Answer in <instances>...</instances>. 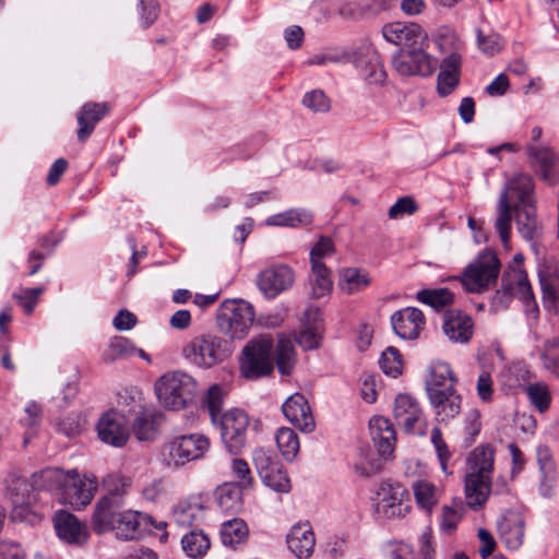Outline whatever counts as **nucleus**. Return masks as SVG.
<instances>
[{"instance_id": "nucleus-23", "label": "nucleus", "mask_w": 559, "mask_h": 559, "mask_svg": "<svg viewBox=\"0 0 559 559\" xmlns=\"http://www.w3.org/2000/svg\"><path fill=\"white\" fill-rule=\"evenodd\" d=\"M285 417L299 430L311 432L314 428V419L308 401L302 394L295 393L289 396L282 406Z\"/></svg>"}, {"instance_id": "nucleus-17", "label": "nucleus", "mask_w": 559, "mask_h": 559, "mask_svg": "<svg viewBox=\"0 0 559 559\" xmlns=\"http://www.w3.org/2000/svg\"><path fill=\"white\" fill-rule=\"evenodd\" d=\"M394 418L406 432L424 436L426 419L419 404L408 394H400L394 403Z\"/></svg>"}, {"instance_id": "nucleus-42", "label": "nucleus", "mask_w": 559, "mask_h": 559, "mask_svg": "<svg viewBox=\"0 0 559 559\" xmlns=\"http://www.w3.org/2000/svg\"><path fill=\"white\" fill-rule=\"evenodd\" d=\"M275 439L282 456L287 462H293L300 447L297 433L290 428L282 427L277 430Z\"/></svg>"}, {"instance_id": "nucleus-57", "label": "nucleus", "mask_w": 559, "mask_h": 559, "mask_svg": "<svg viewBox=\"0 0 559 559\" xmlns=\"http://www.w3.org/2000/svg\"><path fill=\"white\" fill-rule=\"evenodd\" d=\"M481 428L480 414L473 408L465 415L464 435L466 445H471L479 435Z\"/></svg>"}, {"instance_id": "nucleus-8", "label": "nucleus", "mask_w": 559, "mask_h": 559, "mask_svg": "<svg viewBox=\"0 0 559 559\" xmlns=\"http://www.w3.org/2000/svg\"><path fill=\"white\" fill-rule=\"evenodd\" d=\"M500 273V261L496 252L485 250L464 270L461 283L468 293H481L495 285Z\"/></svg>"}, {"instance_id": "nucleus-48", "label": "nucleus", "mask_w": 559, "mask_h": 559, "mask_svg": "<svg viewBox=\"0 0 559 559\" xmlns=\"http://www.w3.org/2000/svg\"><path fill=\"white\" fill-rule=\"evenodd\" d=\"M424 45H429L428 34L417 23H406L399 46H402V49H412Z\"/></svg>"}, {"instance_id": "nucleus-14", "label": "nucleus", "mask_w": 559, "mask_h": 559, "mask_svg": "<svg viewBox=\"0 0 559 559\" xmlns=\"http://www.w3.org/2000/svg\"><path fill=\"white\" fill-rule=\"evenodd\" d=\"M97 487V478L94 475L81 477L75 469H71L69 471L61 501L76 509L84 508L93 500Z\"/></svg>"}, {"instance_id": "nucleus-27", "label": "nucleus", "mask_w": 559, "mask_h": 559, "mask_svg": "<svg viewBox=\"0 0 559 559\" xmlns=\"http://www.w3.org/2000/svg\"><path fill=\"white\" fill-rule=\"evenodd\" d=\"M472 318L457 309L445 311L443 317V331L453 342L466 343L473 334Z\"/></svg>"}, {"instance_id": "nucleus-61", "label": "nucleus", "mask_w": 559, "mask_h": 559, "mask_svg": "<svg viewBox=\"0 0 559 559\" xmlns=\"http://www.w3.org/2000/svg\"><path fill=\"white\" fill-rule=\"evenodd\" d=\"M347 60L346 53L337 49H329L312 56L307 63L310 66H325L328 63H342Z\"/></svg>"}, {"instance_id": "nucleus-49", "label": "nucleus", "mask_w": 559, "mask_h": 559, "mask_svg": "<svg viewBox=\"0 0 559 559\" xmlns=\"http://www.w3.org/2000/svg\"><path fill=\"white\" fill-rule=\"evenodd\" d=\"M542 290L544 306L547 309L559 310V269L555 271L549 280L542 278Z\"/></svg>"}, {"instance_id": "nucleus-37", "label": "nucleus", "mask_w": 559, "mask_h": 559, "mask_svg": "<svg viewBox=\"0 0 559 559\" xmlns=\"http://www.w3.org/2000/svg\"><path fill=\"white\" fill-rule=\"evenodd\" d=\"M370 284L368 273L356 269L348 267L341 272L338 286L341 290L347 295H354L365 289Z\"/></svg>"}, {"instance_id": "nucleus-63", "label": "nucleus", "mask_w": 559, "mask_h": 559, "mask_svg": "<svg viewBox=\"0 0 559 559\" xmlns=\"http://www.w3.org/2000/svg\"><path fill=\"white\" fill-rule=\"evenodd\" d=\"M460 82V73H451L448 71L441 70L437 78V90L439 95L448 96L450 95L454 88L457 86Z\"/></svg>"}, {"instance_id": "nucleus-5", "label": "nucleus", "mask_w": 559, "mask_h": 559, "mask_svg": "<svg viewBox=\"0 0 559 559\" xmlns=\"http://www.w3.org/2000/svg\"><path fill=\"white\" fill-rule=\"evenodd\" d=\"M155 392L162 405L179 411L193 402L197 394V382L186 372H167L156 381Z\"/></svg>"}, {"instance_id": "nucleus-9", "label": "nucleus", "mask_w": 559, "mask_h": 559, "mask_svg": "<svg viewBox=\"0 0 559 559\" xmlns=\"http://www.w3.org/2000/svg\"><path fill=\"white\" fill-rule=\"evenodd\" d=\"M209 449L207 437L200 433L180 435L165 444L163 455L168 466L179 467L203 457Z\"/></svg>"}, {"instance_id": "nucleus-51", "label": "nucleus", "mask_w": 559, "mask_h": 559, "mask_svg": "<svg viewBox=\"0 0 559 559\" xmlns=\"http://www.w3.org/2000/svg\"><path fill=\"white\" fill-rule=\"evenodd\" d=\"M382 371L392 378H396L402 373L403 362L402 356L395 347L389 346L381 355L379 360Z\"/></svg>"}, {"instance_id": "nucleus-34", "label": "nucleus", "mask_w": 559, "mask_h": 559, "mask_svg": "<svg viewBox=\"0 0 559 559\" xmlns=\"http://www.w3.org/2000/svg\"><path fill=\"white\" fill-rule=\"evenodd\" d=\"M204 508L198 498H190L176 504L173 511L174 521L179 526H191L203 520Z\"/></svg>"}, {"instance_id": "nucleus-28", "label": "nucleus", "mask_w": 559, "mask_h": 559, "mask_svg": "<svg viewBox=\"0 0 559 559\" xmlns=\"http://www.w3.org/2000/svg\"><path fill=\"white\" fill-rule=\"evenodd\" d=\"M428 399L439 423H448L459 415L461 411L462 396L456 389L438 393L433 392Z\"/></svg>"}, {"instance_id": "nucleus-47", "label": "nucleus", "mask_w": 559, "mask_h": 559, "mask_svg": "<svg viewBox=\"0 0 559 559\" xmlns=\"http://www.w3.org/2000/svg\"><path fill=\"white\" fill-rule=\"evenodd\" d=\"M414 496L417 504L427 512H431L438 499L436 487L426 480H418L413 484Z\"/></svg>"}, {"instance_id": "nucleus-20", "label": "nucleus", "mask_w": 559, "mask_h": 559, "mask_svg": "<svg viewBox=\"0 0 559 559\" xmlns=\"http://www.w3.org/2000/svg\"><path fill=\"white\" fill-rule=\"evenodd\" d=\"M295 280L293 270L287 265H275L259 274L258 286L266 298H275L292 287Z\"/></svg>"}, {"instance_id": "nucleus-58", "label": "nucleus", "mask_w": 559, "mask_h": 559, "mask_svg": "<svg viewBox=\"0 0 559 559\" xmlns=\"http://www.w3.org/2000/svg\"><path fill=\"white\" fill-rule=\"evenodd\" d=\"M418 206L413 198H400L390 209L388 215L391 219H397L404 215H412L417 211Z\"/></svg>"}, {"instance_id": "nucleus-33", "label": "nucleus", "mask_w": 559, "mask_h": 559, "mask_svg": "<svg viewBox=\"0 0 559 559\" xmlns=\"http://www.w3.org/2000/svg\"><path fill=\"white\" fill-rule=\"evenodd\" d=\"M498 531L501 542L509 549H518L524 538V523L518 514L503 516L498 522Z\"/></svg>"}, {"instance_id": "nucleus-50", "label": "nucleus", "mask_w": 559, "mask_h": 559, "mask_svg": "<svg viewBox=\"0 0 559 559\" xmlns=\"http://www.w3.org/2000/svg\"><path fill=\"white\" fill-rule=\"evenodd\" d=\"M539 356L543 366L559 378V338L547 340L539 350Z\"/></svg>"}, {"instance_id": "nucleus-45", "label": "nucleus", "mask_w": 559, "mask_h": 559, "mask_svg": "<svg viewBox=\"0 0 559 559\" xmlns=\"http://www.w3.org/2000/svg\"><path fill=\"white\" fill-rule=\"evenodd\" d=\"M417 299L436 310H441L453 304L454 295L448 288L423 289L417 293Z\"/></svg>"}, {"instance_id": "nucleus-55", "label": "nucleus", "mask_w": 559, "mask_h": 559, "mask_svg": "<svg viewBox=\"0 0 559 559\" xmlns=\"http://www.w3.org/2000/svg\"><path fill=\"white\" fill-rule=\"evenodd\" d=\"M44 293V287L21 288L13 294L19 305L23 308L25 314H31L36 307L39 296Z\"/></svg>"}, {"instance_id": "nucleus-59", "label": "nucleus", "mask_w": 559, "mask_h": 559, "mask_svg": "<svg viewBox=\"0 0 559 559\" xmlns=\"http://www.w3.org/2000/svg\"><path fill=\"white\" fill-rule=\"evenodd\" d=\"M43 418L41 405L35 401L26 404L24 408V416L21 417L20 423L27 428H36L40 425Z\"/></svg>"}, {"instance_id": "nucleus-10", "label": "nucleus", "mask_w": 559, "mask_h": 559, "mask_svg": "<svg viewBox=\"0 0 559 559\" xmlns=\"http://www.w3.org/2000/svg\"><path fill=\"white\" fill-rule=\"evenodd\" d=\"M131 485V478L120 473H110L104 477L103 486L106 495L98 500L93 513L96 514V521L100 530L108 527V522L105 519L111 514L110 512L121 509L124 496Z\"/></svg>"}, {"instance_id": "nucleus-12", "label": "nucleus", "mask_w": 559, "mask_h": 559, "mask_svg": "<svg viewBox=\"0 0 559 559\" xmlns=\"http://www.w3.org/2000/svg\"><path fill=\"white\" fill-rule=\"evenodd\" d=\"M217 423L226 449L231 454H239L247 443L248 415L240 409H231L224 413Z\"/></svg>"}, {"instance_id": "nucleus-62", "label": "nucleus", "mask_w": 559, "mask_h": 559, "mask_svg": "<svg viewBox=\"0 0 559 559\" xmlns=\"http://www.w3.org/2000/svg\"><path fill=\"white\" fill-rule=\"evenodd\" d=\"M139 8L141 12V24L143 28H147L157 20L159 5L156 0H140Z\"/></svg>"}, {"instance_id": "nucleus-44", "label": "nucleus", "mask_w": 559, "mask_h": 559, "mask_svg": "<svg viewBox=\"0 0 559 559\" xmlns=\"http://www.w3.org/2000/svg\"><path fill=\"white\" fill-rule=\"evenodd\" d=\"M183 551L191 558H200L210 548V539L202 531H191L181 538Z\"/></svg>"}, {"instance_id": "nucleus-30", "label": "nucleus", "mask_w": 559, "mask_h": 559, "mask_svg": "<svg viewBox=\"0 0 559 559\" xmlns=\"http://www.w3.org/2000/svg\"><path fill=\"white\" fill-rule=\"evenodd\" d=\"M321 312L319 308L309 307L304 314L302 328L296 338L306 350L314 349L320 343Z\"/></svg>"}, {"instance_id": "nucleus-31", "label": "nucleus", "mask_w": 559, "mask_h": 559, "mask_svg": "<svg viewBox=\"0 0 559 559\" xmlns=\"http://www.w3.org/2000/svg\"><path fill=\"white\" fill-rule=\"evenodd\" d=\"M69 472L59 468H45L34 473L31 477L35 490L56 492L61 499L64 486L67 485Z\"/></svg>"}, {"instance_id": "nucleus-6", "label": "nucleus", "mask_w": 559, "mask_h": 559, "mask_svg": "<svg viewBox=\"0 0 559 559\" xmlns=\"http://www.w3.org/2000/svg\"><path fill=\"white\" fill-rule=\"evenodd\" d=\"M105 520L108 522V527L99 528L96 514L92 516L93 530L97 534L112 531L116 536L122 540H133L141 538L144 534L151 533V526L154 524V519L145 513L126 510L121 511L116 509Z\"/></svg>"}, {"instance_id": "nucleus-46", "label": "nucleus", "mask_w": 559, "mask_h": 559, "mask_svg": "<svg viewBox=\"0 0 559 559\" xmlns=\"http://www.w3.org/2000/svg\"><path fill=\"white\" fill-rule=\"evenodd\" d=\"M224 390L218 384L211 385L205 394L203 406L209 412L213 424H216L224 414Z\"/></svg>"}, {"instance_id": "nucleus-19", "label": "nucleus", "mask_w": 559, "mask_h": 559, "mask_svg": "<svg viewBox=\"0 0 559 559\" xmlns=\"http://www.w3.org/2000/svg\"><path fill=\"white\" fill-rule=\"evenodd\" d=\"M52 524L57 536L66 544L81 546L86 543L88 537L86 525L74 514L59 510L52 516Z\"/></svg>"}, {"instance_id": "nucleus-15", "label": "nucleus", "mask_w": 559, "mask_h": 559, "mask_svg": "<svg viewBox=\"0 0 559 559\" xmlns=\"http://www.w3.org/2000/svg\"><path fill=\"white\" fill-rule=\"evenodd\" d=\"M527 275L519 265L509 266L501 277V288L496 292L490 302V310L495 313L506 310L513 298L522 294V286H525Z\"/></svg>"}, {"instance_id": "nucleus-11", "label": "nucleus", "mask_w": 559, "mask_h": 559, "mask_svg": "<svg viewBox=\"0 0 559 559\" xmlns=\"http://www.w3.org/2000/svg\"><path fill=\"white\" fill-rule=\"evenodd\" d=\"M428 47L399 49L392 57V68L403 76H430L437 68V59L427 52Z\"/></svg>"}, {"instance_id": "nucleus-60", "label": "nucleus", "mask_w": 559, "mask_h": 559, "mask_svg": "<svg viewBox=\"0 0 559 559\" xmlns=\"http://www.w3.org/2000/svg\"><path fill=\"white\" fill-rule=\"evenodd\" d=\"M262 481L277 492H288L292 488L290 480L284 467L275 469L270 474L267 479H263Z\"/></svg>"}, {"instance_id": "nucleus-25", "label": "nucleus", "mask_w": 559, "mask_h": 559, "mask_svg": "<svg viewBox=\"0 0 559 559\" xmlns=\"http://www.w3.org/2000/svg\"><path fill=\"white\" fill-rule=\"evenodd\" d=\"M371 440L378 454L382 459H389L396 440L395 430L389 419L382 416H374L369 420Z\"/></svg>"}, {"instance_id": "nucleus-36", "label": "nucleus", "mask_w": 559, "mask_h": 559, "mask_svg": "<svg viewBox=\"0 0 559 559\" xmlns=\"http://www.w3.org/2000/svg\"><path fill=\"white\" fill-rule=\"evenodd\" d=\"M311 286V296L321 298L328 295L333 286L331 271L323 262L311 263V273L309 275Z\"/></svg>"}, {"instance_id": "nucleus-4", "label": "nucleus", "mask_w": 559, "mask_h": 559, "mask_svg": "<svg viewBox=\"0 0 559 559\" xmlns=\"http://www.w3.org/2000/svg\"><path fill=\"white\" fill-rule=\"evenodd\" d=\"M234 352V342L215 333L195 335L181 349V354L187 361L205 370L221 365Z\"/></svg>"}, {"instance_id": "nucleus-13", "label": "nucleus", "mask_w": 559, "mask_h": 559, "mask_svg": "<svg viewBox=\"0 0 559 559\" xmlns=\"http://www.w3.org/2000/svg\"><path fill=\"white\" fill-rule=\"evenodd\" d=\"M376 513L384 519L402 518L409 511L411 506L405 498L407 490L400 484L383 481L377 492Z\"/></svg>"}, {"instance_id": "nucleus-43", "label": "nucleus", "mask_w": 559, "mask_h": 559, "mask_svg": "<svg viewBox=\"0 0 559 559\" xmlns=\"http://www.w3.org/2000/svg\"><path fill=\"white\" fill-rule=\"evenodd\" d=\"M252 460L261 480L267 479L275 469L283 468V464L271 450L264 448L255 449L252 453Z\"/></svg>"}, {"instance_id": "nucleus-2", "label": "nucleus", "mask_w": 559, "mask_h": 559, "mask_svg": "<svg viewBox=\"0 0 559 559\" xmlns=\"http://www.w3.org/2000/svg\"><path fill=\"white\" fill-rule=\"evenodd\" d=\"M274 362L282 376H289L296 365L294 342L281 335L274 345L270 334L251 338L242 348L239 358V372L247 380L269 377L274 370Z\"/></svg>"}, {"instance_id": "nucleus-38", "label": "nucleus", "mask_w": 559, "mask_h": 559, "mask_svg": "<svg viewBox=\"0 0 559 559\" xmlns=\"http://www.w3.org/2000/svg\"><path fill=\"white\" fill-rule=\"evenodd\" d=\"M216 502L224 512H237L241 509V489L236 484H224L215 491Z\"/></svg>"}, {"instance_id": "nucleus-29", "label": "nucleus", "mask_w": 559, "mask_h": 559, "mask_svg": "<svg viewBox=\"0 0 559 559\" xmlns=\"http://www.w3.org/2000/svg\"><path fill=\"white\" fill-rule=\"evenodd\" d=\"M314 545V534L308 523L296 524L290 528L287 535V546L298 559L310 558Z\"/></svg>"}, {"instance_id": "nucleus-7", "label": "nucleus", "mask_w": 559, "mask_h": 559, "mask_svg": "<svg viewBox=\"0 0 559 559\" xmlns=\"http://www.w3.org/2000/svg\"><path fill=\"white\" fill-rule=\"evenodd\" d=\"M253 320V307L242 299L225 300L216 316L219 330L233 342L246 337Z\"/></svg>"}, {"instance_id": "nucleus-16", "label": "nucleus", "mask_w": 559, "mask_h": 559, "mask_svg": "<svg viewBox=\"0 0 559 559\" xmlns=\"http://www.w3.org/2000/svg\"><path fill=\"white\" fill-rule=\"evenodd\" d=\"M526 154L537 176L547 185L559 181V155L548 146L527 144Z\"/></svg>"}, {"instance_id": "nucleus-24", "label": "nucleus", "mask_w": 559, "mask_h": 559, "mask_svg": "<svg viewBox=\"0 0 559 559\" xmlns=\"http://www.w3.org/2000/svg\"><path fill=\"white\" fill-rule=\"evenodd\" d=\"M391 324L401 338L415 340L425 324V319L419 309L407 307L391 316Z\"/></svg>"}, {"instance_id": "nucleus-41", "label": "nucleus", "mask_w": 559, "mask_h": 559, "mask_svg": "<svg viewBox=\"0 0 559 559\" xmlns=\"http://www.w3.org/2000/svg\"><path fill=\"white\" fill-rule=\"evenodd\" d=\"M136 348L126 337L115 336L110 340L107 348L102 354V359L106 364H112L120 359H126L133 355Z\"/></svg>"}, {"instance_id": "nucleus-32", "label": "nucleus", "mask_w": 559, "mask_h": 559, "mask_svg": "<svg viewBox=\"0 0 559 559\" xmlns=\"http://www.w3.org/2000/svg\"><path fill=\"white\" fill-rule=\"evenodd\" d=\"M456 378L448 362L437 361L430 368V377L426 381L428 396L433 392H444L456 389Z\"/></svg>"}, {"instance_id": "nucleus-21", "label": "nucleus", "mask_w": 559, "mask_h": 559, "mask_svg": "<svg viewBox=\"0 0 559 559\" xmlns=\"http://www.w3.org/2000/svg\"><path fill=\"white\" fill-rule=\"evenodd\" d=\"M353 62L360 71V74L370 84L384 82L386 73L379 53L371 46L359 47L353 56Z\"/></svg>"}, {"instance_id": "nucleus-22", "label": "nucleus", "mask_w": 559, "mask_h": 559, "mask_svg": "<svg viewBox=\"0 0 559 559\" xmlns=\"http://www.w3.org/2000/svg\"><path fill=\"white\" fill-rule=\"evenodd\" d=\"M97 431L103 442L117 448L123 447L129 439L124 418L117 412L105 413L97 424Z\"/></svg>"}, {"instance_id": "nucleus-56", "label": "nucleus", "mask_w": 559, "mask_h": 559, "mask_svg": "<svg viewBox=\"0 0 559 559\" xmlns=\"http://www.w3.org/2000/svg\"><path fill=\"white\" fill-rule=\"evenodd\" d=\"M477 46L488 56H493L499 52L503 46V40L500 35L496 33H491L489 35H484L481 31H477Z\"/></svg>"}, {"instance_id": "nucleus-40", "label": "nucleus", "mask_w": 559, "mask_h": 559, "mask_svg": "<svg viewBox=\"0 0 559 559\" xmlns=\"http://www.w3.org/2000/svg\"><path fill=\"white\" fill-rule=\"evenodd\" d=\"M248 526L241 519L226 521L222 525L221 537L225 546L235 548L248 537Z\"/></svg>"}, {"instance_id": "nucleus-52", "label": "nucleus", "mask_w": 559, "mask_h": 559, "mask_svg": "<svg viewBox=\"0 0 559 559\" xmlns=\"http://www.w3.org/2000/svg\"><path fill=\"white\" fill-rule=\"evenodd\" d=\"M502 382L510 389L523 388L530 378V371L521 362L512 364L501 373Z\"/></svg>"}, {"instance_id": "nucleus-54", "label": "nucleus", "mask_w": 559, "mask_h": 559, "mask_svg": "<svg viewBox=\"0 0 559 559\" xmlns=\"http://www.w3.org/2000/svg\"><path fill=\"white\" fill-rule=\"evenodd\" d=\"M528 400L539 412H545L550 404V393L547 385L543 383L530 384L525 388Z\"/></svg>"}, {"instance_id": "nucleus-1", "label": "nucleus", "mask_w": 559, "mask_h": 559, "mask_svg": "<svg viewBox=\"0 0 559 559\" xmlns=\"http://www.w3.org/2000/svg\"><path fill=\"white\" fill-rule=\"evenodd\" d=\"M534 189V180L528 174L519 173L506 181L498 200L495 222V228L504 246L510 240L513 216L518 231L525 240L531 241L538 236Z\"/></svg>"}, {"instance_id": "nucleus-64", "label": "nucleus", "mask_w": 559, "mask_h": 559, "mask_svg": "<svg viewBox=\"0 0 559 559\" xmlns=\"http://www.w3.org/2000/svg\"><path fill=\"white\" fill-rule=\"evenodd\" d=\"M231 472L238 480L239 487H249L252 484V476L248 463L242 459L231 461Z\"/></svg>"}, {"instance_id": "nucleus-3", "label": "nucleus", "mask_w": 559, "mask_h": 559, "mask_svg": "<svg viewBox=\"0 0 559 559\" xmlns=\"http://www.w3.org/2000/svg\"><path fill=\"white\" fill-rule=\"evenodd\" d=\"M495 450L490 444L476 447L468 455V473L465 476V498L469 508L483 507L490 493Z\"/></svg>"}, {"instance_id": "nucleus-18", "label": "nucleus", "mask_w": 559, "mask_h": 559, "mask_svg": "<svg viewBox=\"0 0 559 559\" xmlns=\"http://www.w3.org/2000/svg\"><path fill=\"white\" fill-rule=\"evenodd\" d=\"M33 483L24 478L12 479L8 486L7 495L11 502V519L26 521L32 513V506L36 500Z\"/></svg>"}, {"instance_id": "nucleus-53", "label": "nucleus", "mask_w": 559, "mask_h": 559, "mask_svg": "<svg viewBox=\"0 0 559 559\" xmlns=\"http://www.w3.org/2000/svg\"><path fill=\"white\" fill-rule=\"evenodd\" d=\"M302 105L314 114H325L331 109V100L322 90L307 92Z\"/></svg>"}, {"instance_id": "nucleus-35", "label": "nucleus", "mask_w": 559, "mask_h": 559, "mask_svg": "<svg viewBox=\"0 0 559 559\" xmlns=\"http://www.w3.org/2000/svg\"><path fill=\"white\" fill-rule=\"evenodd\" d=\"M312 214L305 209H292L266 218L267 226L297 228L312 223Z\"/></svg>"}, {"instance_id": "nucleus-26", "label": "nucleus", "mask_w": 559, "mask_h": 559, "mask_svg": "<svg viewBox=\"0 0 559 559\" xmlns=\"http://www.w3.org/2000/svg\"><path fill=\"white\" fill-rule=\"evenodd\" d=\"M109 112L107 103H85L76 114L78 131L80 142H85L93 133L96 124Z\"/></svg>"}, {"instance_id": "nucleus-39", "label": "nucleus", "mask_w": 559, "mask_h": 559, "mask_svg": "<svg viewBox=\"0 0 559 559\" xmlns=\"http://www.w3.org/2000/svg\"><path fill=\"white\" fill-rule=\"evenodd\" d=\"M160 415L151 409L140 412L133 423V431L139 440H151L154 438Z\"/></svg>"}]
</instances>
